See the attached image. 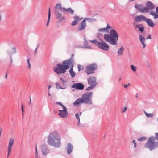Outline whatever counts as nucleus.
I'll list each match as a JSON object with an SVG mask.
<instances>
[{
	"label": "nucleus",
	"mask_w": 158,
	"mask_h": 158,
	"mask_svg": "<svg viewBox=\"0 0 158 158\" xmlns=\"http://www.w3.org/2000/svg\"><path fill=\"white\" fill-rule=\"evenodd\" d=\"M73 63V59L71 58L63 62L62 64H58L56 66L54 67L53 70L57 74H62L66 72L71 65Z\"/></svg>",
	"instance_id": "obj_1"
},
{
	"label": "nucleus",
	"mask_w": 158,
	"mask_h": 158,
	"mask_svg": "<svg viewBox=\"0 0 158 158\" xmlns=\"http://www.w3.org/2000/svg\"><path fill=\"white\" fill-rule=\"evenodd\" d=\"M61 138L60 134L54 131L50 134L48 137L47 142L48 144L56 148L60 147Z\"/></svg>",
	"instance_id": "obj_2"
},
{
	"label": "nucleus",
	"mask_w": 158,
	"mask_h": 158,
	"mask_svg": "<svg viewBox=\"0 0 158 158\" xmlns=\"http://www.w3.org/2000/svg\"><path fill=\"white\" fill-rule=\"evenodd\" d=\"M110 35L106 34L103 35V38L105 41L108 42L113 45L117 44V41L118 38V35L116 31L112 29L110 31Z\"/></svg>",
	"instance_id": "obj_3"
},
{
	"label": "nucleus",
	"mask_w": 158,
	"mask_h": 158,
	"mask_svg": "<svg viewBox=\"0 0 158 158\" xmlns=\"http://www.w3.org/2000/svg\"><path fill=\"white\" fill-rule=\"evenodd\" d=\"M92 95V92H88L84 94L81 98L76 100L73 103L74 105H78L82 103L92 104L91 98Z\"/></svg>",
	"instance_id": "obj_4"
},
{
	"label": "nucleus",
	"mask_w": 158,
	"mask_h": 158,
	"mask_svg": "<svg viewBox=\"0 0 158 158\" xmlns=\"http://www.w3.org/2000/svg\"><path fill=\"white\" fill-rule=\"evenodd\" d=\"M158 146V142L156 141L155 137L151 136L148 138L144 147L151 151L154 149Z\"/></svg>",
	"instance_id": "obj_5"
},
{
	"label": "nucleus",
	"mask_w": 158,
	"mask_h": 158,
	"mask_svg": "<svg viewBox=\"0 0 158 158\" xmlns=\"http://www.w3.org/2000/svg\"><path fill=\"white\" fill-rule=\"evenodd\" d=\"M97 69V66L95 64L88 65L86 67L85 72L88 74H91L94 73V71Z\"/></svg>",
	"instance_id": "obj_6"
},
{
	"label": "nucleus",
	"mask_w": 158,
	"mask_h": 158,
	"mask_svg": "<svg viewBox=\"0 0 158 158\" xmlns=\"http://www.w3.org/2000/svg\"><path fill=\"white\" fill-rule=\"evenodd\" d=\"M57 103L62 106L63 110H59L60 112L58 115L62 118H67L68 115V113L67 111L66 107L63 105L61 102H57Z\"/></svg>",
	"instance_id": "obj_7"
},
{
	"label": "nucleus",
	"mask_w": 158,
	"mask_h": 158,
	"mask_svg": "<svg viewBox=\"0 0 158 158\" xmlns=\"http://www.w3.org/2000/svg\"><path fill=\"white\" fill-rule=\"evenodd\" d=\"M88 83L90 86L88 89H93L97 84L96 78L94 76H91L88 79Z\"/></svg>",
	"instance_id": "obj_8"
},
{
	"label": "nucleus",
	"mask_w": 158,
	"mask_h": 158,
	"mask_svg": "<svg viewBox=\"0 0 158 158\" xmlns=\"http://www.w3.org/2000/svg\"><path fill=\"white\" fill-rule=\"evenodd\" d=\"M97 46L99 48L105 51H108L110 49L109 45L103 41L98 42L97 43Z\"/></svg>",
	"instance_id": "obj_9"
},
{
	"label": "nucleus",
	"mask_w": 158,
	"mask_h": 158,
	"mask_svg": "<svg viewBox=\"0 0 158 158\" xmlns=\"http://www.w3.org/2000/svg\"><path fill=\"white\" fill-rule=\"evenodd\" d=\"M14 140L13 139H10L9 140V144L7 146V150L8 152L7 157L8 158L11 154L12 152V147L14 144Z\"/></svg>",
	"instance_id": "obj_10"
},
{
	"label": "nucleus",
	"mask_w": 158,
	"mask_h": 158,
	"mask_svg": "<svg viewBox=\"0 0 158 158\" xmlns=\"http://www.w3.org/2000/svg\"><path fill=\"white\" fill-rule=\"evenodd\" d=\"M135 7L137 9L139 12L142 13H148V10L146 8L143 7L141 4H135Z\"/></svg>",
	"instance_id": "obj_11"
},
{
	"label": "nucleus",
	"mask_w": 158,
	"mask_h": 158,
	"mask_svg": "<svg viewBox=\"0 0 158 158\" xmlns=\"http://www.w3.org/2000/svg\"><path fill=\"white\" fill-rule=\"evenodd\" d=\"M41 149L43 154L44 155H46L49 152V151L47 146L45 144H43L41 145Z\"/></svg>",
	"instance_id": "obj_12"
},
{
	"label": "nucleus",
	"mask_w": 158,
	"mask_h": 158,
	"mask_svg": "<svg viewBox=\"0 0 158 158\" xmlns=\"http://www.w3.org/2000/svg\"><path fill=\"white\" fill-rule=\"evenodd\" d=\"M72 87L77 89L82 90L84 88V85L81 83H78L73 84Z\"/></svg>",
	"instance_id": "obj_13"
},
{
	"label": "nucleus",
	"mask_w": 158,
	"mask_h": 158,
	"mask_svg": "<svg viewBox=\"0 0 158 158\" xmlns=\"http://www.w3.org/2000/svg\"><path fill=\"white\" fill-rule=\"evenodd\" d=\"M73 149V145L70 143L67 144L66 147V149L68 154H70L72 152Z\"/></svg>",
	"instance_id": "obj_14"
},
{
	"label": "nucleus",
	"mask_w": 158,
	"mask_h": 158,
	"mask_svg": "<svg viewBox=\"0 0 158 158\" xmlns=\"http://www.w3.org/2000/svg\"><path fill=\"white\" fill-rule=\"evenodd\" d=\"M146 18L145 16L143 15H140L138 16H136L135 17V20L136 22H140L141 21H145L146 19Z\"/></svg>",
	"instance_id": "obj_15"
},
{
	"label": "nucleus",
	"mask_w": 158,
	"mask_h": 158,
	"mask_svg": "<svg viewBox=\"0 0 158 158\" xmlns=\"http://www.w3.org/2000/svg\"><path fill=\"white\" fill-rule=\"evenodd\" d=\"M86 23L83 20L81 23L80 26L78 28L79 31L84 30L86 27Z\"/></svg>",
	"instance_id": "obj_16"
},
{
	"label": "nucleus",
	"mask_w": 158,
	"mask_h": 158,
	"mask_svg": "<svg viewBox=\"0 0 158 158\" xmlns=\"http://www.w3.org/2000/svg\"><path fill=\"white\" fill-rule=\"evenodd\" d=\"M147 9L148 10L152 9L155 8L154 5L151 2L148 1L146 4Z\"/></svg>",
	"instance_id": "obj_17"
},
{
	"label": "nucleus",
	"mask_w": 158,
	"mask_h": 158,
	"mask_svg": "<svg viewBox=\"0 0 158 158\" xmlns=\"http://www.w3.org/2000/svg\"><path fill=\"white\" fill-rule=\"evenodd\" d=\"M111 28V27L108 24H107V26L106 27L99 29H98V31L102 32H108V29Z\"/></svg>",
	"instance_id": "obj_18"
},
{
	"label": "nucleus",
	"mask_w": 158,
	"mask_h": 158,
	"mask_svg": "<svg viewBox=\"0 0 158 158\" xmlns=\"http://www.w3.org/2000/svg\"><path fill=\"white\" fill-rule=\"evenodd\" d=\"M139 40L141 42L142 45H143V47L144 48L145 47V38L142 35H139Z\"/></svg>",
	"instance_id": "obj_19"
},
{
	"label": "nucleus",
	"mask_w": 158,
	"mask_h": 158,
	"mask_svg": "<svg viewBox=\"0 0 158 158\" xmlns=\"http://www.w3.org/2000/svg\"><path fill=\"white\" fill-rule=\"evenodd\" d=\"M124 47L122 46H121L118 50L117 51V53L118 56H121L122 55L124 52Z\"/></svg>",
	"instance_id": "obj_20"
},
{
	"label": "nucleus",
	"mask_w": 158,
	"mask_h": 158,
	"mask_svg": "<svg viewBox=\"0 0 158 158\" xmlns=\"http://www.w3.org/2000/svg\"><path fill=\"white\" fill-rule=\"evenodd\" d=\"M135 27L139 29V31L142 33L144 29L143 26L142 24H139L138 25H135Z\"/></svg>",
	"instance_id": "obj_21"
},
{
	"label": "nucleus",
	"mask_w": 158,
	"mask_h": 158,
	"mask_svg": "<svg viewBox=\"0 0 158 158\" xmlns=\"http://www.w3.org/2000/svg\"><path fill=\"white\" fill-rule=\"evenodd\" d=\"M148 25L151 27H153L154 24L153 22L151 19H146L145 21Z\"/></svg>",
	"instance_id": "obj_22"
},
{
	"label": "nucleus",
	"mask_w": 158,
	"mask_h": 158,
	"mask_svg": "<svg viewBox=\"0 0 158 158\" xmlns=\"http://www.w3.org/2000/svg\"><path fill=\"white\" fill-rule=\"evenodd\" d=\"M55 12H58L59 10L62 11L63 8L61 6V4H57L55 6Z\"/></svg>",
	"instance_id": "obj_23"
},
{
	"label": "nucleus",
	"mask_w": 158,
	"mask_h": 158,
	"mask_svg": "<svg viewBox=\"0 0 158 158\" xmlns=\"http://www.w3.org/2000/svg\"><path fill=\"white\" fill-rule=\"evenodd\" d=\"M63 10L65 11H67L69 13H70L72 14H73L74 12V11L70 8H69L68 9H66L65 8H63Z\"/></svg>",
	"instance_id": "obj_24"
},
{
	"label": "nucleus",
	"mask_w": 158,
	"mask_h": 158,
	"mask_svg": "<svg viewBox=\"0 0 158 158\" xmlns=\"http://www.w3.org/2000/svg\"><path fill=\"white\" fill-rule=\"evenodd\" d=\"M73 64H72V65H71L70 66H71V68L70 69V70L69 71V73H70L71 77H74V76H75V73L73 71Z\"/></svg>",
	"instance_id": "obj_25"
},
{
	"label": "nucleus",
	"mask_w": 158,
	"mask_h": 158,
	"mask_svg": "<svg viewBox=\"0 0 158 158\" xmlns=\"http://www.w3.org/2000/svg\"><path fill=\"white\" fill-rule=\"evenodd\" d=\"M83 20L86 23L87 21H88L89 22H93L96 21V19L92 18H85Z\"/></svg>",
	"instance_id": "obj_26"
},
{
	"label": "nucleus",
	"mask_w": 158,
	"mask_h": 158,
	"mask_svg": "<svg viewBox=\"0 0 158 158\" xmlns=\"http://www.w3.org/2000/svg\"><path fill=\"white\" fill-rule=\"evenodd\" d=\"M144 112L145 114L148 118H152L154 116V114L152 113H148L145 111H144Z\"/></svg>",
	"instance_id": "obj_27"
},
{
	"label": "nucleus",
	"mask_w": 158,
	"mask_h": 158,
	"mask_svg": "<svg viewBox=\"0 0 158 158\" xmlns=\"http://www.w3.org/2000/svg\"><path fill=\"white\" fill-rule=\"evenodd\" d=\"M131 70L134 72H135L136 71L137 68L136 66H135L133 65H131Z\"/></svg>",
	"instance_id": "obj_28"
},
{
	"label": "nucleus",
	"mask_w": 158,
	"mask_h": 158,
	"mask_svg": "<svg viewBox=\"0 0 158 158\" xmlns=\"http://www.w3.org/2000/svg\"><path fill=\"white\" fill-rule=\"evenodd\" d=\"M82 19V18H80V17L79 16L77 15H75L74 17V20L76 21L78 23L80 20Z\"/></svg>",
	"instance_id": "obj_29"
},
{
	"label": "nucleus",
	"mask_w": 158,
	"mask_h": 158,
	"mask_svg": "<svg viewBox=\"0 0 158 158\" xmlns=\"http://www.w3.org/2000/svg\"><path fill=\"white\" fill-rule=\"evenodd\" d=\"M51 16V13H50V8H49L48 9V20L47 23V26H48L49 25V20Z\"/></svg>",
	"instance_id": "obj_30"
},
{
	"label": "nucleus",
	"mask_w": 158,
	"mask_h": 158,
	"mask_svg": "<svg viewBox=\"0 0 158 158\" xmlns=\"http://www.w3.org/2000/svg\"><path fill=\"white\" fill-rule=\"evenodd\" d=\"M55 12L56 13V18H57V19H59L61 17V14L60 13H59L57 11Z\"/></svg>",
	"instance_id": "obj_31"
},
{
	"label": "nucleus",
	"mask_w": 158,
	"mask_h": 158,
	"mask_svg": "<svg viewBox=\"0 0 158 158\" xmlns=\"http://www.w3.org/2000/svg\"><path fill=\"white\" fill-rule=\"evenodd\" d=\"M146 138L144 137H141L138 139V141H142L145 140Z\"/></svg>",
	"instance_id": "obj_32"
},
{
	"label": "nucleus",
	"mask_w": 158,
	"mask_h": 158,
	"mask_svg": "<svg viewBox=\"0 0 158 158\" xmlns=\"http://www.w3.org/2000/svg\"><path fill=\"white\" fill-rule=\"evenodd\" d=\"M35 156L36 157V158H38V151L37 149V146H36V147H35Z\"/></svg>",
	"instance_id": "obj_33"
},
{
	"label": "nucleus",
	"mask_w": 158,
	"mask_h": 158,
	"mask_svg": "<svg viewBox=\"0 0 158 158\" xmlns=\"http://www.w3.org/2000/svg\"><path fill=\"white\" fill-rule=\"evenodd\" d=\"M122 86L125 88H127V87L129 86L130 85V83H128L127 85H126L123 84V83H122Z\"/></svg>",
	"instance_id": "obj_34"
},
{
	"label": "nucleus",
	"mask_w": 158,
	"mask_h": 158,
	"mask_svg": "<svg viewBox=\"0 0 158 158\" xmlns=\"http://www.w3.org/2000/svg\"><path fill=\"white\" fill-rule=\"evenodd\" d=\"M90 42L94 44H95L97 46V43L98 42H97L96 40H90Z\"/></svg>",
	"instance_id": "obj_35"
},
{
	"label": "nucleus",
	"mask_w": 158,
	"mask_h": 158,
	"mask_svg": "<svg viewBox=\"0 0 158 158\" xmlns=\"http://www.w3.org/2000/svg\"><path fill=\"white\" fill-rule=\"evenodd\" d=\"M78 23L77 22L74 20L72 22L71 25L72 26H74L77 24Z\"/></svg>",
	"instance_id": "obj_36"
},
{
	"label": "nucleus",
	"mask_w": 158,
	"mask_h": 158,
	"mask_svg": "<svg viewBox=\"0 0 158 158\" xmlns=\"http://www.w3.org/2000/svg\"><path fill=\"white\" fill-rule=\"evenodd\" d=\"M65 17L64 16L61 17L59 19V21H62L65 20Z\"/></svg>",
	"instance_id": "obj_37"
},
{
	"label": "nucleus",
	"mask_w": 158,
	"mask_h": 158,
	"mask_svg": "<svg viewBox=\"0 0 158 158\" xmlns=\"http://www.w3.org/2000/svg\"><path fill=\"white\" fill-rule=\"evenodd\" d=\"M27 64H28V69H30L31 68V64L30 63V60L29 59L27 60Z\"/></svg>",
	"instance_id": "obj_38"
},
{
	"label": "nucleus",
	"mask_w": 158,
	"mask_h": 158,
	"mask_svg": "<svg viewBox=\"0 0 158 158\" xmlns=\"http://www.w3.org/2000/svg\"><path fill=\"white\" fill-rule=\"evenodd\" d=\"M56 87L58 89H62L60 85V84H59L58 83H56Z\"/></svg>",
	"instance_id": "obj_39"
},
{
	"label": "nucleus",
	"mask_w": 158,
	"mask_h": 158,
	"mask_svg": "<svg viewBox=\"0 0 158 158\" xmlns=\"http://www.w3.org/2000/svg\"><path fill=\"white\" fill-rule=\"evenodd\" d=\"M78 69L79 71H80L81 69L82 70L83 69V67L82 66L80 65H78Z\"/></svg>",
	"instance_id": "obj_40"
},
{
	"label": "nucleus",
	"mask_w": 158,
	"mask_h": 158,
	"mask_svg": "<svg viewBox=\"0 0 158 158\" xmlns=\"http://www.w3.org/2000/svg\"><path fill=\"white\" fill-rule=\"evenodd\" d=\"M155 139H156V141L158 142V132L155 134Z\"/></svg>",
	"instance_id": "obj_41"
},
{
	"label": "nucleus",
	"mask_w": 158,
	"mask_h": 158,
	"mask_svg": "<svg viewBox=\"0 0 158 158\" xmlns=\"http://www.w3.org/2000/svg\"><path fill=\"white\" fill-rule=\"evenodd\" d=\"M127 108L125 106L124 107V108L122 110V113H124L125 111H126V110H127Z\"/></svg>",
	"instance_id": "obj_42"
},
{
	"label": "nucleus",
	"mask_w": 158,
	"mask_h": 158,
	"mask_svg": "<svg viewBox=\"0 0 158 158\" xmlns=\"http://www.w3.org/2000/svg\"><path fill=\"white\" fill-rule=\"evenodd\" d=\"M79 114H75V117H76V118L78 120H80V118H79Z\"/></svg>",
	"instance_id": "obj_43"
},
{
	"label": "nucleus",
	"mask_w": 158,
	"mask_h": 158,
	"mask_svg": "<svg viewBox=\"0 0 158 158\" xmlns=\"http://www.w3.org/2000/svg\"><path fill=\"white\" fill-rule=\"evenodd\" d=\"M132 143L134 144V147L135 148L136 147V144L135 142V140H133L132 141Z\"/></svg>",
	"instance_id": "obj_44"
},
{
	"label": "nucleus",
	"mask_w": 158,
	"mask_h": 158,
	"mask_svg": "<svg viewBox=\"0 0 158 158\" xmlns=\"http://www.w3.org/2000/svg\"><path fill=\"white\" fill-rule=\"evenodd\" d=\"M150 14L151 15H153V16H154L155 15V14H156V13H155V12H150Z\"/></svg>",
	"instance_id": "obj_45"
},
{
	"label": "nucleus",
	"mask_w": 158,
	"mask_h": 158,
	"mask_svg": "<svg viewBox=\"0 0 158 158\" xmlns=\"http://www.w3.org/2000/svg\"><path fill=\"white\" fill-rule=\"evenodd\" d=\"M154 16V19H155L158 18V15H157L156 14H155V15Z\"/></svg>",
	"instance_id": "obj_46"
},
{
	"label": "nucleus",
	"mask_w": 158,
	"mask_h": 158,
	"mask_svg": "<svg viewBox=\"0 0 158 158\" xmlns=\"http://www.w3.org/2000/svg\"><path fill=\"white\" fill-rule=\"evenodd\" d=\"M31 98H30V100L29 102H28V104L29 105H30L31 104Z\"/></svg>",
	"instance_id": "obj_47"
},
{
	"label": "nucleus",
	"mask_w": 158,
	"mask_h": 158,
	"mask_svg": "<svg viewBox=\"0 0 158 158\" xmlns=\"http://www.w3.org/2000/svg\"><path fill=\"white\" fill-rule=\"evenodd\" d=\"M21 109H22V111L23 113L24 110H23V105H22V106H21Z\"/></svg>",
	"instance_id": "obj_48"
},
{
	"label": "nucleus",
	"mask_w": 158,
	"mask_h": 158,
	"mask_svg": "<svg viewBox=\"0 0 158 158\" xmlns=\"http://www.w3.org/2000/svg\"><path fill=\"white\" fill-rule=\"evenodd\" d=\"M80 120H78V122L77 123V126H79L80 125Z\"/></svg>",
	"instance_id": "obj_49"
},
{
	"label": "nucleus",
	"mask_w": 158,
	"mask_h": 158,
	"mask_svg": "<svg viewBox=\"0 0 158 158\" xmlns=\"http://www.w3.org/2000/svg\"><path fill=\"white\" fill-rule=\"evenodd\" d=\"M156 12L157 14H158V7H157L156 8Z\"/></svg>",
	"instance_id": "obj_50"
},
{
	"label": "nucleus",
	"mask_w": 158,
	"mask_h": 158,
	"mask_svg": "<svg viewBox=\"0 0 158 158\" xmlns=\"http://www.w3.org/2000/svg\"><path fill=\"white\" fill-rule=\"evenodd\" d=\"M51 87V85H49L48 86V89L49 90L50 89Z\"/></svg>",
	"instance_id": "obj_51"
},
{
	"label": "nucleus",
	"mask_w": 158,
	"mask_h": 158,
	"mask_svg": "<svg viewBox=\"0 0 158 158\" xmlns=\"http://www.w3.org/2000/svg\"><path fill=\"white\" fill-rule=\"evenodd\" d=\"M60 79L63 82H64V80H63L62 78H60Z\"/></svg>",
	"instance_id": "obj_52"
},
{
	"label": "nucleus",
	"mask_w": 158,
	"mask_h": 158,
	"mask_svg": "<svg viewBox=\"0 0 158 158\" xmlns=\"http://www.w3.org/2000/svg\"><path fill=\"white\" fill-rule=\"evenodd\" d=\"M151 38V36L150 35H149V36H148V38L147 39H150Z\"/></svg>",
	"instance_id": "obj_53"
},
{
	"label": "nucleus",
	"mask_w": 158,
	"mask_h": 158,
	"mask_svg": "<svg viewBox=\"0 0 158 158\" xmlns=\"http://www.w3.org/2000/svg\"><path fill=\"white\" fill-rule=\"evenodd\" d=\"M1 20V16L0 15V21Z\"/></svg>",
	"instance_id": "obj_54"
},
{
	"label": "nucleus",
	"mask_w": 158,
	"mask_h": 158,
	"mask_svg": "<svg viewBox=\"0 0 158 158\" xmlns=\"http://www.w3.org/2000/svg\"><path fill=\"white\" fill-rule=\"evenodd\" d=\"M82 114V113L81 112L80 113L79 115V116L81 115V114Z\"/></svg>",
	"instance_id": "obj_55"
},
{
	"label": "nucleus",
	"mask_w": 158,
	"mask_h": 158,
	"mask_svg": "<svg viewBox=\"0 0 158 158\" xmlns=\"http://www.w3.org/2000/svg\"><path fill=\"white\" fill-rule=\"evenodd\" d=\"M7 75H6V76L5 78H7Z\"/></svg>",
	"instance_id": "obj_56"
},
{
	"label": "nucleus",
	"mask_w": 158,
	"mask_h": 158,
	"mask_svg": "<svg viewBox=\"0 0 158 158\" xmlns=\"http://www.w3.org/2000/svg\"><path fill=\"white\" fill-rule=\"evenodd\" d=\"M121 80V79L120 78L119 79V81H120V80Z\"/></svg>",
	"instance_id": "obj_57"
},
{
	"label": "nucleus",
	"mask_w": 158,
	"mask_h": 158,
	"mask_svg": "<svg viewBox=\"0 0 158 158\" xmlns=\"http://www.w3.org/2000/svg\"><path fill=\"white\" fill-rule=\"evenodd\" d=\"M48 95H50V94H48Z\"/></svg>",
	"instance_id": "obj_58"
},
{
	"label": "nucleus",
	"mask_w": 158,
	"mask_h": 158,
	"mask_svg": "<svg viewBox=\"0 0 158 158\" xmlns=\"http://www.w3.org/2000/svg\"><path fill=\"white\" fill-rule=\"evenodd\" d=\"M72 56H73V54L72 55Z\"/></svg>",
	"instance_id": "obj_59"
}]
</instances>
